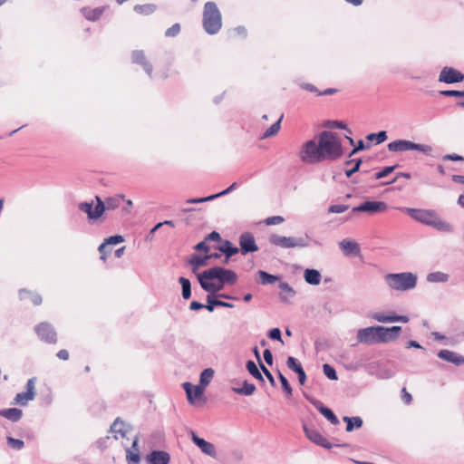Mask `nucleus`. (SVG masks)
<instances>
[{
    "label": "nucleus",
    "mask_w": 464,
    "mask_h": 464,
    "mask_svg": "<svg viewBox=\"0 0 464 464\" xmlns=\"http://www.w3.org/2000/svg\"><path fill=\"white\" fill-rule=\"evenodd\" d=\"M343 154L341 137L333 131L324 130L318 141H305L298 153L300 160L306 164H315L324 160H334Z\"/></svg>",
    "instance_id": "f257e3e1"
},
{
    "label": "nucleus",
    "mask_w": 464,
    "mask_h": 464,
    "mask_svg": "<svg viewBox=\"0 0 464 464\" xmlns=\"http://www.w3.org/2000/svg\"><path fill=\"white\" fill-rule=\"evenodd\" d=\"M201 287L209 293H216L223 289L225 285H235L237 281V274L221 266H214L203 271L198 276Z\"/></svg>",
    "instance_id": "f03ea898"
},
{
    "label": "nucleus",
    "mask_w": 464,
    "mask_h": 464,
    "mask_svg": "<svg viewBox=\"0 0 464 464\" xmlns=\"http://www.w3.org/2000/svg\"><path fill=\"white\" fill-rule=\"evenodd\" d=\"M401 326L383 327L370 326L360 329L357 332V341L360 343L372 344L380 343H388L398 338Z\"/></svg>",
    "instance_id": "7ed1b4c3"
},
{
    "label": "nucleus",
    "mask_w": 464,
    "mask_h": 464,
    "mask_svg": "<svg viewBox=\"0 0 464 464\" xmlns=\"http://www.w3.org/2000/svg\"><path fill=\"white\" fill-rule=\"evenodd\" d=\"M97 204L94 208L93 202H82L79 205V208L87 214L90 219H97L104 213L105 210H114L118 208L121 202L124 201L123 195H115L108 197L105 200H102L100 197H96Z\"/></svg>",
    "instance_id": "20e7f679"
},
{
    "label": "nucleus",
    "mask_w": 464,
    "mask_h": 464,
    "mask_svg": "<svg viewBox=\"0 0 464 464\" xmlns=\"http://www.w3.org/2000/svg\"><path fill=\"white\" fill-rule=\"evenodd\" d=\"M407 212L413 219L431 226L440 231L450 232L452 230V226L442 220L434 210L407 208Z\"/></svg>",
    "instance_id": "39448f33"
},
{
    "label": "nucleus",
    "mask_w": 464,
    "mask_h": 464,
    "mask_svg": "<svg viewBox=\"0 0 464 464\" xmlns=\"http://www.w3.org/2000/svg\"><path fill=\"white\" fill-rule=\"evenodd\" d=\"M222 26V16L214 2H208L204 5L203 27L209 34H217Z\"/></svg>",
    "instance_id": "423d86ee"
},
{
    "label": "nucleus",
    "mask_w": 464,
    "mask_h": 464,
    "mask_svg": "<svg viewBox=\"0 0 464 464\" xmlns=\"http://www.w3.org/2000/svg\"><path fill=\"white\" fill-rule=\"evenodd\" d=\"M385 281L389 287L396 291H407L415 287L417 277L410 272L388 274Z\"/></svg>",
    "instance_id": "0eeeda50"
},
{
    "label": "nucleus",
    "mask_w": 464,
    "mask_h": 464,
    "mask_svg": "<svg viewBox=\"0 0 464 464\" xmlns=\"http://www.w3.org/2000/svg\"><path fill=\"white\" fill-rule=\"evenodd\" d=\"M186 392L188 402L195 407H203L207 399L204 396L205 388L201 385L193 386L190 382H184L182 384Z\"/></svg>",
    "instance_id": "6e6552de"
},
{
    "label": "nucleus",
    "mask_w": 464,
    "mask_h": 464,
    "mask_svg": "<svg viewBox=\"0 0 464 464\" xmlns=\"http://www.w3.org/2000/svg\"><path fill=\"white\" fill-rule=\"evenodd\" d=\"M390 151H406V150H420L422 152H430L431 148L423 144H417L410 140H398L392 141L388 144Z\"/></svg>",
    "instance_id": "1a4fd4ad"
},
{
    "label": "nucleus",
    "mask_w": 464,
    "mask_h": 464,
    "mask_svg": "<svg viewBox=\"0 0 464 464\" xmlns=\"http://www.w3.org/2000/svg\"><path fill=\"white\" fill-rule=\"evenodd\" d=\"M34 331L41 341L51 344L57 343V333L50 323L42 322L36 324Z\"/></svg>",
    "instance_id": "9d476101"
},
{
    "label": "nucleus",
    "mask_w": 464,
    "mask_h": 464,
    "mask_svg": "<svg viewBox=\"0 0 464 464\" xmlns=\"http://www.w3.org/2000/svg\"><path fill=\"white\" fill-rule=\"evenodd\" d=\"M269 242L282 248L303 247L306 245L302 238L278 236L276 234L269 237Z\"/></svg>",
    "instance_id": "9b49d317"
},
{
    "label": "nucleus",
    "mask_w": 464,
    "mask_h": 464,
    "mask_svg": "<svg viewBox=\"0 0 464 464\" xmlns=\"http://www.w3.org/2000/svg\"><path fill=\"white\" fill-rule=\"evenodd\" d=\"M388 208L387 204L383 201H365L354 207L353 212H367L369 214H376L386 211Z\"/></svg>",
    "instance_id": "f8f14e48"
},
{
    "label": "nucleus",
    "mask_w": 464,
    "mask_h": 464,
    "mask_svg": "<svg viewBox=\"0 0 464 464\" xmlns=\"http://www.w3.org/2000/svg\"><path fill=\"white\" fill-rule=\"evenodd\" d=\"M35 378H31L26 383V392L17 393L14 398V403L24 406L28 401L34 400L35 396Z\"/></svg>",
    "instance_id": "ddd939ff"
},
{
    "label": "nucleus",
    "mask_w": 464,
    "mask_h": 464,
    "mask_svg": "<svg viewBox=\"0 0 464 464\" xmlns=\"http://www.w3.org/2000/svg\"><path fill=\"white\" fill-rule=\"evenodd\" d=\"M111 432L113 434L115 440L127 439L129 440L131 429L123 420H121L120 418H117L111 426Z\"/></svg>",
    "instance_id": "4468645a"
},
{
    "label": "nucleus",
    "mask_w": 464,
    "mask_h": 464,
    "mask_svg": "<svg viewBox=\"0 0 464 464\" xmlns=\"http://www.w3.org/2000/svg\"><path fill=\"white\" fill-rule=\"evenodd\" d=\"M464 80V74L452 67H444L439 76V81L446 83L460 82Z\"/></svg>",
    "instance_id": "2eb2a0df"
},
{
    "label": "nucleus",
    "mask_w": 464,
    "mask_h": 464,
    "mask_svg": "<svg viewBox=\"0 0 464 464\" xmlns=\"http://www.w3.org/2000/svg\"><path fill=\"white\" fill-rule=\"evenodd\" d=\"M240 250L243 255L249 252H256L258 247L256 244L255 237L251 233H243L239 237Z\"/></svg>",
    "instance_id": "dca6fc26"
},
{
    "label": "nucleus",
    "mask_w": 464,
    "mask_h": 464,
    "mask_svg": "<svg viewBox=\"0 0 464 464\" xmlns=\"http://www.w3.org/2000/svg\"><path fill=\"white\" fill-rule=\"evenodd\" d=\"M304 431L306 437L313 441L314 443L322 446L326 449H331L332 444L327 441V440L315 429H311L304 426Z\"/></svg>",
    "instance_id": "f3484780"
},
{
    "label": "nucleus",
    "mask_w": 464,
    "mask_h": 464,
    "mask_svg": "<svg viewBox=\"0 0 464 464\" xmlns=\"http://www.w3.org/2000/svg\"><path fill=\"white\" fill-rule=\"evenodd\" d=\"M372 318L380 323L409 322L408 316L396 315L393 313H391L389 314H385L384 313H375L374 314H372Z\"/></svg>",
    "instance_id": "a211bd4d"
},
{
    "label": "nucleus",
    "mask_w": 464,
    "mask_h": 464,
    "mask_svg": "<svg viewBox=\"0 0 464 464\" xmlns=\"http://www.w3.org/2000/svg\"><path fill=\"white\" fill-rule=\"evenodd\" d=\"M192 440L198 448H200L202 452L208 456L215 457L216 450L212 443L208 442L204 439L198 437L195 433H192Z\"/></svg>",
    "instance_id": "6ab92c4d"
},
{
    "label": "nucleus",
    "mask_w": 464,
    "mask_h": 464,
    "mask_svg": "<svg viewBox=\"0 0 464 464\" xmlns=\"http://www.w3.org/2000/svg\"><path fill=\"white\" fill-rule=\"evenodd\" d=\"M438 356L444 361L454 363L455 365H460L464 363L463 356L450 350H440L438 353Z\"/></svg>",
    "instance_id": "aec40b11"
},
{
    "label": "nucleus",
    "mask_w": 464,
    "mask_h": 464,
    "mask_svg": "<svg viewBox=\"0 0 464 464\" xmlns=\"http://www.w3.org/2000/svg\"><path fill=\"white\" fill-rule=\"evenodd\" d=\"M131 60L134 63L142 65L148 75L151 77L152 65L147 61L142 51H134L131 54Z\"/></svg>",
    "instance_id": "412c9836"
},
{
    "label": "nucleus",
    "mask_w": 464,
    "mask_h": 464,
    "mask_svg": "<svg viewBox=\"0 0 464 464\" xmlns=\"http://www.w3.org/2000/svg\"><path fill=\"white\" fill-rule=\"evenodd\" d=\"M312 403L333 425L339 424L338 418L331 409L324 406V404L319 401H314Z\"/></svg>",
    "instance_id": "4be33fe9"
},
{
    "label": "nucleus",
    "mask_w": 464,
    "mask_h": 464,
    "mask_svg": "<svg viewBox=\"0 0 464 464\" xmlns=\"http://www.w3.org/2000/svg\"><path fill=\"white\" fill-rule=\"evenodd\" d=\"M169 459V454L165 451L155 450L147 456L149 464H168Z\"/></svg>",
    "instance_id": "5701e85b"
},
{
    "label": "nucleus",
    "mask_w": 464,
    "mask_h": 464,
    "mask_svg": "<svg viewBox=\"0 0 464 464\" xmlns=\"http://www.w3.org/2000/svg\"><path fill=\"white\" fill-rule=\"evenodd\" d=\"M340 247L346 256L358 255L360 253L359 245L352 240L344 239L340 242Z\"/></svg>",
    "instance_id": "b1692460"
},
{
    "label": "nucleus",
    "mask_w": 464,
    "mask_h": 464,
    "mask_svg": "<svg viewBox=\"0 0 464 464\" xmlns=\"http://www.w3.org/2000/svg\"><path fill=\"white\" fill-rule=\"evenodd\" d=\"M218 250L226 255V263L228 262V259L234 255L237 254L239 249L237 246H233L232 244L228 240H225L218 246Z\"/></svg>",
    "instance_id": "393cba45"
},
{
    "label": "nucleus",
    "mask_w": 464,
    "mask_h": 464,
    "mask_svg": "<svg viewBox=\"0 0 464 464\" xmlns=\"http://www.w3.org/2000/svg\"><path fill=\"white\" fill-rule=\"evenodd\" d=\"M246 35V30L242 26H238L228 33V39L232 43H237L239 41L245 40Z\"/></svg>",
    "instance_id": "a878e982"
},
{
    "label": "nucleus",
    "mask_w": 464,
    "mask_h": 464,
    "mask_svg": "<svg viewBox=\"0 0 464 464\" xmlns=\"http://www.w3.org/2000/svg\"><path fill=\"white\" fill-rule=\"evenodd\" d=\"M237 187V183L234 182L231 186H229L227 189L218 193V194H215V195H212V196H208V197H206V198H192V199H188V203H201V202H206V201H209V200H212L216 198H218L220 196H223V195H227L228 194L230 191H232L233 189H235V188Z\"/></svg>",
    "instance_id": "bb28decb"
},
{
    "label": "nucleus",
    "mask_w": 464,
    "mask_h": 464,
    "mask_svg": "<svg viewBox=\"0 0 464 464\" xmlns=\"http://www.w3.org/2000/svg\"><path fill=\"white\" fill-rule=\"evenodd\" d=\"M23 412L17 408L5 409L0 411V416H3L12 421H17L22 418Z\"/></svg>",
    "instance_id": "cd10ccee"
},
{
    "label": "nucleus",
    "mask_w": 464,
    "mask_h": 464,
    "mask_svg": "<svg viewBox=\"0 0 464 464\" xmlns=\"http://www.w3.org/2000/svg\"><path fill=\"white\" fill-rule=\"evenodd\" d=\"M321 274L315 269H306L304 271V280L310 285H319L321 282Z\"/></svg>",
    "instance_id": "c85d7f7f"
},
{
    "label": "nucleus",
    "mask_w": 464,
    "mask_h": 464,
    "mask_svg": "<svg viewBox=\"0 0 464 464\" xmlns=\"http://www.w3.org/2000/svg\"><path fill=\"white\" fill-rule=\"evenodd\" d=\"M82 13L86 19L91 20V21H95L101 17L102 14V9L99 8V7H97V8L85 7V8L82 9Z\"/></svg>",
    "instance_id": "c756f323"
},
{
    "label": "nucleus",
    "mask_w": 464,
    "mask_h": 464,
    "mask_svg": "<svg viewBox=\"0 0 464 464\" xmlns=\"http://www.w3.org/2000/svg\"><path fill=\"white\" fill-rule=\"evenodd\" d=\"M343 420L346 422V431L351 432L353 428L360 429L362 426V420L360 417H343Z\"/></svg>",
    "instance_id": "7c9ffc66"
},
{
    "label": "nucleus",
    "mask_w": 464,
    "mask_h": 464,
    "mask_svg": "<svg viewBox=\"0 0 464 464\" xmlns=\"http://www.w3.org/2000/svg\"><path fill=\"white\" fill-rule=\"evenodd\" d=\"M213 255H205L204 256H194L189 260V264L192 266L193 269L196 270L200 266H204L207 265L208 259L212 258Z\"/></svg>",
    "instance_id": "2f4dec72"
},
{
    "label": "nucleus",
    "mask_w": 464,
    "mask_h": 464,
    "mask_svg": "<svg viewBox=\"0 0 464 464\" xmlns=\"http://www.w3.org/2000/svg\"><path fill=\"white\" fill-rule=\"evenodd\" d=\"M123 241H124V238L122 236H120V235L111 236V237L106 238L104 240V242L102 245H100L99 252H102L103 249H106L107 246H109L111 245H117V244L122 243Z\"/></svg>",
    "instance_id": "473e14b6"
},
{
    "label": "nucleus",
    "mask_w": 464,
    "mask_h": 464,
    "mask_svg": "<svg viewBox=\"0 0 464 464\" xmlns=\"http://www.w3.org/2000/svg\"><path fill=\"white\" fill-rule=\"evenodd\" d=\"M20 296L21 298H29L34 305L41 304L43 301L42 296L39 294L32 293L27 290L20 291Z\"/></svg>",
    "instance_id": "72a5a7b5"
},
{
    "label": "nucleus",
    "mask_w": 464,
    "mask_h": 464,
    "mask_svg": "<svg viewBox=\"0 0 464 464\" xmlns=\"http://www.w3.org/2000/svg\"><path fill=\"white\" fill-rule=\"evenodd\" d=\"M282 119H283V114H281L279 116L278 120L264 132L262 138L266 139V138H269V137H272V136H275L276 134H277V132L279 131V130L281 128Z\"/></svg>",
    "instance_id": "f704fd0d"
},
{
    "label": "nucleus",
    "mask_w": 464,
    "mask_h": 464,
    "mask_svg": "<svg viewBox=\"0 0 464 464\" xmlns=\"http://www.w3.org/2000/svg\"><path fill=\"white\" fill-rule=\"evenodd\" d=\"M233 391L237 394H244L248 396L255 392L256 386L252 383H248L247 382H244L243 387L234 388Z\"/></svg>",
    "instance_id": "c9c22d12"
},
{
    "label": "nucleus",
    "mask_w": 464,
    "mask_h": 464,
    "mask_svg": "<svg viewBox=\"0 0 464 464\" xmlns=\"http://www.w3.org/2000/svg\"><path fill=\"white\" fill-rule=\"evenodd\" d=\"M279 288L281 290L280 295L283 300L293 297L295 294L293 287H291L287 283H281L279 285Z\"/></svg>",
    "instance_id": "e433bc0d"
},
{
    "label": "nucleus",
    "mask_w": 464,
    "mask_h": 464,
    "mask_svg": "<svg viewBox=\"0 0 464 464\" xmlns=\"http://www.w3.org/2000/svg\"><path fill=\"white\" fill-rule=\"evenodd\" d=\"M214 376V371L211 368L205 369L200 374V384L206 389Z\"/></svg>",
    "instance_id": "4c0bfd02"
},
{
    "label": "nucleus",
    "mask_w": 464,
    "mask_h": 464,
    "mask_svg": "<svg viewBox=\"0 0 464 464\" xmlns=\"http://www.w3.org/2000/svg\"><path fill=\"white\" fill-rule=\"evenodd\" d=\"M134 10L140 14L149 15L156 10V5L152 4L137 5L134 6Z\"/></svg>",
    "instance_id": "58836bf2"
},
{
    "label": "nucleus",
    "mask_w": 464,
    "mask_h": 464,
    "mask_svg": "<svg viewBox=\"0 0 464 464\" xmlns=\"http://www.w3.org/2000/svg\"><path fill=\"white\" fill-rule=\"evenodd\" d=\"M258 276H259L260 281L263 285L274 284L275 282L279 280L278 276L270 275L265 271H259Z\"/></svg>",
    "instance_id": "ea45409f"
},
{
    "label": "nucleus",
    "mask_w": 464,
    "mask_h": 464,
    "mask_svg": "<svg viewBox=\"0 0 464 464\" xmlns=\"http://www.w3.org/2000/svg\"><path fill=\"white\" fill-rule=\"evenodd\" d=\"M182 286V296L184 299H188L191 295V286L188 279L185 277H179V279Z\"/></svg>",
    "instance_id": "a19ab883"
},
{
    "label": "nucleus",
    "mask_w": 464,
    "mask_h": 464,
    "mask_svg": "<svg viewBox=\"0 0 464 464\" xmlns=\"http://www.w3.org/2000/svg\"><path fill=\"white\" fill-rule=\"evenodd\" d=\"M246 369L249 373L257 380L264 381L261 372H259L257 366L253 361H248L246 362Z\"/></svg>",
    "instance_id": "79ce46f5"
},
{
    "label": "nucleus",
    "mask_w": 464,
    "mask_h": 464,
    "mask_svg": "<svg viewBox=\"0 0 464 464\" xmlns=\"http://www.w3.org/2000/svg\"><path fill=\"white\" fill-rule=\"evenodd\" d=\"M286 364L290 370H292L295 372H298V371H301L303 369L301 363L298 362L297 360L292 356H289L287 358Z\"/></svg>",
    "instance_id": "37998d69"
},
{
    "label": "nucleus",
    "mask_w": 464,
    "mask_h": 464,
    "mask_svg": "<svg viewBox=\"0 0 464 464\" xmlns=\"http://www.w3.org/2000/svg\"><path fill=\"white\" fill-rule=\"evenodd\" d=\"M367 139L370 140H376V143L377 144H380L383 141L386 140L387 139V134L384 130H382L378 133H372V134H369L367 136Z\"/></svg>",
    "instance_id": "c03bdc74"
},
{
    "label": "nucleus",
    "mask_w": 464,
    "mask_h": 464,
    "mask_svg": "<svg viewBox=\"0 0 464 464\" xmlns=\"http://www.w3.org/2000/svg\"><path fill=\"white\" fill-rule=\"evenodd\" d=\"M278 378L280 380V382L282 384V388L283 390L285 391V392L288 395V396H291L292 395V387L291 385L289 384L287 379L279 372H278Z\"/></svg>",
    "instance_id": "a18cd8bd"
},
{
    "label": "nucleus",
    "mask_w": 464,
    "mask_h": 464,
    "mask_svg": "<svg viewBox=\"0 0 464 464\" xmlns=\"http://www.w3.org/2000/svg\"><path fill=\"white\" fill-rule=\"evenodd\" d=\"M323 371L325 376L333 381H335L338 379L335 370L329 364L325 363L323 366Z\"/></svg>",
    "instance_id": "49530a36"
},
{
    "label": "nucleus",
    "mask_w": 464,
    "mask_h": 464,
    "mask_svg": "<svg viewBox=\"0 0 464 464\" xmlns=\"http://www.w3.org/2000/svg\"><path fill=\"white\" fill-rule=\"evenodd\" d=\"M7 443L14 450H21L24 445L23 440L12 437H7Z\"/></svg>",
    "instance_id": "de8ad7c7"
},
{
    "label": "nucleus",
    "mask_w": 464,
    "mask_h": 464,
    "mask_svg": "<svg viewBox=\"0 0 464 464\" xmlns=\"http://www.w3.org/2000/svg\"><path fill=\"white\" fill-rule=\"evenodd\" d=\"M284 218L281 216H273L265 219V224L267 226L279 225L284 222Z\"/></svg>",
    "instance_id": "09e8293b"
},
{
    "label": "nucleus",
    "mask_w": 464,
    "mask_h": 464,
    "mask_svg": "<svg viewBox=\"0 0 464 464\" xmlns=\"http://www.w3.org/2000/svg\"><path fill=\"white\" fill-rule=\"evenodd\" d=\"M179 32H180L179 24H175L171 27L167 29V31L165 32V35L168 37H174V36L178 35L179 34Z\"/></svg>",
    "instance_id": "8fccbe9b"
},
{
    "label": "nucleus",
    "mask_w": 464,
    "mask_h": 464,
    "mask_svg": "<svg viewBox=\"0 0 464 464\" xmlns=\"http://www.w3.org/2000/svg\"><path fill=\"white\" fill-rule=\"evenodd\" d=\"M195 249L198 251H204L206 255H208V252L210 251L211 247L208 244V240L205 238V240L199 242L195 246Z\"/></svg>",
    "instance_id": "3c124183"
},
{
    "label": "nucleus",
    "mask_w": 464,
    "mask_h": 464,
    "mask_svg": "<svg viewBox=\"0 0 464 464\" xmlns=\"http://www.w3.org/2000/svg\"><path fill=\"white\" fill-rule=\"evenodd\" d=\"M349 208L347 205H333L329 208L328 212L329 213H343L346 211Z\"/></svg>",
    "instance_id": "603ef678"
},
{
    "label": "nucleus",
    "mask_w": 464,
    "mask_h": 464,
    "mask_svg": "<svg viewBox=\"0 0 464 464\" xmlns=\"http://www.w3.org/2000/svg\"><path fill=\"white\" fill-rule=\"evenodd\" d=\"M395 167H386L384 168L382 170L379 171V172H376L375 173V179H382L386 176H388L389 174H391L393 169H394Z\"/></svg>",
    "instance_id": "864d4df0"
},
{
    "label": "nucleus",
    "mask_w": 464,
    "mask_h": 464,
    "mask_svg": "<svg viewBox=\"0 0 464 464\" xmlns=\"http://www.w3.org/2000/svg\"><path fill=\"white\" fill-rule=\"evenodd\" d=\"M440 93L443 96H456V97H464V91H440Z\"/></svg>",
    "instance_id": "5fc2aeb1"
},
{
    "label": "nucleus",
    "mask_w": 464,
    "mask_h": 464,
    "mask_svg": "<svg viewBox=\"0 0 464 464\" xmlns=\"http://www.w3.org/2000/svg\"><path fill=\"white\" fill-rule=\"evenodd\" d=\"M269 338L273 340H277L283 343L282 337H281V331L279 328H273L269 331Z\"/></svg>",
    "instance_id": "6e6d98bb"
},
{
    "label": "nucleus",
    "mask_w": 464,
    "mask_h": 464,
    "mask_svg": "<svg viewBox=\"0 0 464 464\" xmlns=\"http://www.w3.org/2000/svg\"><path fill=\"white\" fill-rule=\"evenodd\" d=\"M428 278L430 281H442L443 282L448 279V276L445 274H441V273H435V274H430Z\"/></svg>",
    "instance_id": "4d7b16f0"
},
{
    "label": "nucleus",
    "mask_w": 464,
    "mask_h": 464,
    "mask_svg": "<svg viewBox=\"0 0 464 464\" xmlns=\"http://www.w3.org/2000/svg\"><path fill=\"white\" fill-rule=\"evenodd\" d=\"M362 163V160H357L354 163V167L353 168H351V169H346L345 170V175L347 178H350L353 173H355L359 168H360V165Z\"/></svg>",
    "instance_id": "13d9d810"
},
{
    "label": "nucleus",
    "mask_w": 464,
    "mask_h": 464,
    "mask_svg": "<svg viewBox=\"0 0 464 464\" xmlns=\"http://www.w3.org/2000/svg\"><path fill=\"white\" fill-rule=\"evenodd\" d=\"M260 367L264 372V374L266 376V378L268 379L269 382L272 384V385H275V379L272 375V373L268 371V369L264 366L262 363L260 364Z\"/></svg>",
    "instance_id": "bf43d9fd"
},
{
    "label": "nucleus",
    "mask_w": 464,
    "mask_h": 464,
    "mask_svg": "<svg viewBox=\"0 0 464 464\" xmlns=\"http://www.w3.org/2000/svg\"><path fill=\"white\" fill-rule=\"evenodd\" d=\"M206 239L208 241H215V242H221V237L219 235V233L216 232V231H213L211 232L207 237Z\"/></svg>",
    "instance_id": "052dcab7"
},
{
    "label": "nucleus",
    "mask_w": 464,
    "mask_h": 464,
    "mask_svg": "<svg viewBox=\"0 0 464 464\" xmlns=\"http://www.w3.org/2000/svg\"><path fill=\"white\" fill-rule=\"evenodd\" d=\"M444 160H456V161H463L464 158L462 156L457 154H447L443 156Z\"/></svg>",
    "instance_id": "680f3d73"
},
{
    "label": "nucleus",
    "mask_w": 464,
    "mask_h": 464,
    "mask_svg": "<svg viewBox=\"0 0 464 464\" xmlns=\"http://www.w3.org/2000/svg\"><path fill=\"white\" fill-rule=\"evenodd\" d=\"M301 88L307 91V92H315L318 94V90L317 88L314 85V84H311V83H302L301 85Z\"/></svg>",
    "instance_id": "e2e57ef3"
},
{
    "label": "nucleus",
    "mask_w": 464,
    "mask_h": 464,
    "mask_svg": "<svg viewBox=\"0 0 464 464\" xmlns=\"http://www.w3.org/2000/svg\"><path fill=\"white\" fill-rule=\"evenodd\" d=\"M264 359L266 361V362L269 365H271L273 363V354L271 353V351L269 349H266L264 351Z\"/></svg>",
    "instance_id": "0e129e2a"
},
{
    "label": "nucleus",
    "mask_w": 464,
    "mask_h": 464,
    "mask_svg": "<svg viewBox=\"0 0 464 464\" xmlns=\"http://www.w3.org/2000/svg\"><path fill=\"white\" fill-rule=\"evenodd\" d=\"M401 398L406 404H410L412 400L411 395L407 392L406 388H403L401 391Z\"/></svg>",
    "instance_id": "69168bd1"
},
{
    "label": "nucleus",
    "mask_w": 464,
    "mask_h": 464,
    "mask_svg": "<svg viewBox=\"0 0 464 464\" xmlns=\"http://www.w3.org/2000/svg\"><path fill=\"white\" fill-rule=\"evenodd\" d=\"M127 459H129L130 462H131L133 464H138L140 461L139 455L133 454V453L130 452L129 450H128Z\"/></svg>",
    "instance_id": "338daca9"
},
{
    "label": "nucleus",
    "mask_w": 464,
    "mask_h": 464,
    "mask_svg": "<svg viewBox=\"0 0 464 464\" xmlns=\"http://www.w3.org/2000/svg\"><path fill=\"white\" fill-rule=\"evenodd\" d=\"M57 357L60 360L67 361L69 359V352L65 349H62L57 353Z\"/></svg>",
    "instance_id": "774afa93"
}]
</instances>
